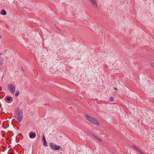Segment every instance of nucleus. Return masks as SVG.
Masks as SVG:
<instances>
[{
	"label": "nucleus",
	"mask_w": 154,
	"mask_h": 154,
	"mask_svg": "<svg viewBox=\"0 0 154 154\" xmlns=\"http://www.w3.org/2000/svg\"><path fill=\"white\" fill-rule=\"evenodd\" d=\"M50 147L52 149L54 150H59L62 149L60 146L55 144L53 143H50Z\"/></svg>",
	"instance_id": "f257e3e1"
},
{
	"label": "nucleus",
	"mask_w": 154,
	"mask_h": 154,
	"mask_svg": "<svg viewBox=\"0 0 154 154\" xmlns=\"http://www.w3.org/2000/svg\"><path fill=\"white\" fill-rule=\"evenodd\" d=\"M8 89L13 94L15 90L14 86L12 84H10L8 85Z\"/></svg>",
	"instance_id": "f03ea898"
},
{
	"label": "nucleus",
	"mask_w": 154,
	"mask_h": 154,
	"mask_svg": "<svg viewBox=\"0 0 154 154\" xmlns=\"http://www.w3.org/2000/svg\"><path fill=\"white\" fill-rule=\"evenodd\" d=\"M15 116H23L22 111L18 108L15 109Z\"/></svg>",
	"instance_id": "7ed1b4c3"
},
{
	"label": "nucleus",
	"mask_w": 154,
	"mask_h": 154,
	"mask_svg": "<svg viewBox=\"0 0 154 154\" xmlns=\"http://www.w3.org/2000/svg\"><path fill=\"white\" fill-rule=\"evenodd\" d=\"M91 122L94 124L96 125L97 126L100 125L99 122L96 119L93 118Z\"/></svg>",
	"instance_id": "20e7f679"
},
{
	"label": "nucleus",
	"mask_w": 154,
	"mask_h": 154,
	"mask_svg": "<svg viewBox=\"0 0 154 154\" xmlns=\"http://www.w3.org/2000/svg\"><path fill=\"white\" fill-rule=\"evenodd\" d=\"M15 117L16 119V121L19 122L21 121L23 119V116H15Z\"/></svg>",
	"instance_id": "39448f33"
},
{
	"label": "nucleus",
	"mask_w": 154,
	"mask_h": 154,
	"mask_svg": "<svg viewBox=\"0 0 154 154\" xmlns=\"http://www.w3.org/2000/svg\"><path fill=\"white\" fill-rule=\"evenodd\" d=\"M36 136V134L35 133L31 132L30 134L29 135V137L30 138H34Z\"/></svg>",
	"instance_id": "423d86ee"
},
{
	"label": "nucleus",
	"mask_w": 154,
	"mask_h": 154,
	"mask_svg": "<svg viewBox=\"0 0 154 154\" xmlns=\"http://www.w3.org/2000/svg\"><path fill=\"white\" fill-rule=\"evenodd\" d=\"M1 14L3 15H5L6 14V12L5 10H2L1 11Z\"/></svg>",
	"instance_id": "0eeeda50"
},
{
	"label": "nucleus",
	"mask_w": 154,
	"mask_h": 154,
	"mask_svg": "<svg viewBox=\"0 0 154 154\" xmlns=\"http://www.w3.org/2000/svg\"><path fill=\"white\" fill-rule=\"evenodd\" d=\"M91 1L92 4L94 6H95L96 7H97V4L95 0H91Z\"/></svg>",
	"instance_id": "6e6552de"
},
{
	"label": "nucleus",
	"mask_w": 154,
	"mask_h": 154,
	"mask_svg": "<svg viewBox=\"0 0 154 154\" xmlns=\"http://www.w3.org/2000/svg\"><path fill=\"white\" fill-rule=\"evenodd\" d=\"M86 119L91 122L92 119L93 117H91V116H85Z\"/></svg>",
	"instance_id": "1a4fd4ad"
},
{
	"label": "nucleus",
	"mask_w": 154,
	"mask_h": 154,
	"mask_svg": "<svg viewBox=\"0 0 154 154\" xmlns=\"http://www.w3.org/2000/svg\"><path fill=\"white\" fill-rule=\"evenodd\" d=\"M5 98H6L7 100L8 101H10L12 97L11 96L7 95L6 96Z\"/></svg>",
	"instance_id": "9d476101"
},
{
	"label": "nucleus",
	"mask_w": 154,
	"mask_h": 154,
	"mask_svg": "<svg viewBox=\"0 0 154 154\" xmlns=\"http://www.w3.org/2000/svg\"><path fill=\"white\" fill-rule=\"evenodd\" d=\"M20 94V91H16V93L15 94V97H17Z\"/></svg>",
	"instance_id": "9b49d317"
},
{
	"label": "nucleus",
	"mask_w": 154,
	"mask_h": 154,
	"mask_svg": "<svg viewBox=\"0 0 154 154\" xmlns=\"http://www.w3.org/2000/svg\"><path fill=\"white\" fill-rule=\"evenodd\" d=\"M89 133L90 134L93 136L94 137L95 136V135L94 132L90 131L89 132Z\"/></svg>",
	"instance_id": "f8f14e48"
},
{
	"label": "nucleus",
	"mask_w": 154,
	"mask_h": 154,
	"mask_svg": "<svg viewBox=\"0 0 154 154\" xmlns=\"http://www.w3.org/2000/svg\"><path fill=\"white\" fill-rule=\"evenodd\" d=\"M43 145L44 146H45V147H47L48 146V145H47V143L46 142V141H43Z\"/></svg>",
	"instance_id": "ddd939ff"
},
{
	"label": "nucleus",
	"mask_w": 154,
	"mask_h": 154,
	"mask_svg": "<svg viewBox=\"0 0 154 154\" xmlns=\"http://www.w3.org/2000/svg\"><path fill=\"white\" fill-rule=\"evenodd\" d=\"M3 60L2 57H0V65H2L3 63Z\"/></svg>",
	"instance_id": "4468645a"
},
{
	"label": "nucleus",
	"mask_w": 154,
	"mask_h": 154,
	"mask_svg": "<svg viewBox=\"0 0 154 154\" xmlns=\"http://www.w3.org/2000/svg\"><path fill=\"white\" fill-rule=\"evenodd\" d=\"M137 151L139 152V153L140 154H144V153L140 150L139 149H138Z\"/></svg>",
	"instance_id": "2eb2a0df"
},
{
	"label": "nucleus",
	"mask_w": 154,
	"mask_h": 154,
	"mask_svg": "<svg viewBox=\"0 0 154 154\" xmlns=\"http://www.w3.org/2000/svg\"><path fill=\"white\" fill-rule=\"evenodd\" d=\"M94 137L96 139H98V140L102 141V140L99 137H98L97 136L95 135Z\"/></svg>",
	"instance_id": "dca6fc26"
},
{
	"label": "nucleus",
	"mask_w": 154,
	"mask_h": 154,
	"mask_svg": "<svg viewBox=\"0 0 154 154\" xmlns=\"http://www.w3.org/2000/svg\"><path fill=\"white\" fill-rule=\"evenodd\" d=\"M42 140H43V141H46L45 137L44 134L43 135V136L42 137Z\"/></svg>",
	"instance_id": "f3484780"
},
{
	"label": "nucleus",
	"mask_w": 154,
	"mask_h": 154,
	"mask_svg": "<svg viewBox=\"0 0 154 154\" xmlns=\"http://www.w3.org/2000/svg\"><path fill=\"white\" fill-rule=\"evenodd\" d=\"M150 66L153 68H154V63H152L150 64Z\"/></svg>",
	"instance_id": "a211bd4d"
},
{
	"label": "nucleus",
	"mask_w": 154,
	"mask_h": 154,
	"mask_svg": "<svg viewBox=\"0 0 154 154\" xmlns=\"http://www.w3.org/2000/svg\"><path fill=\"white\" fill-rule=\"evenodd\" d=\"M114 99L113 97H110V100L111 101H113L114 100Z\"/></svg>",
	"instance_id": "6ab92c4d"
},
{
	"label": "nucleus",
	"mask_w": 154,
	"mask_h": 154,
	"mask_svg": "<svg viewBox=\"0 0 154 154\" xmlns=\"http://www.w3.org/2000/svg\"><path fill=\"white\" fill-rule=\"evenodd\" d=\"M133 146L135 149H136L137 150V151L138 150V149H139V148H138L137 147H136V146Z\"/></svg>",
	"instance_id": "aec40b11"
},
{
	"label": "nucleus",
	"mask_w": 154,
	"mask_h": 154,
	"mask_svg": "<svg viewBox=\"0 0 154 154\" xmlns=\"http://www.w3.org/2000/svg\"><path fill=\"white\" fill-rule=\"evenodd\" d=\"M21 69L23 71H24V70L22 67H21Z\"/></svg>",
	"instance_id": "412c9836"
},
{
	"label": "nucleus",
	"mask_w": 154,
	"mask_h": 154,
	"mask_svg": "<svg viewBox=\"0 0 154 154\" xmlns=\"http://www.w3.org/2000/svg\"><path fill=\"white\" fill-rule=\"evenodd\" d=\"M10 154H14V152L13 151H11L10 152Z\"/></svg>",
	"instance_id": "4be33fe9"
},
{
	"label": "nucleus",
	"mask_w": 154,
	"mask_h": 154,
	"mask_svg": "<svg viewBox=\"0 0 154 154\" xmlns=\"http://www.w3.org/2000/svg\"><path fill=\"white\" fill-rule=\"evenodd\" d=\"M114 89L116 90H117V88L116 87L114 88Z\"/></svg>",
	"instance_id": "5701e85b"
},
{
	"label": "nucleus",
	"mask_w": 154,
	"mask_h": 154,
	"mask_svg": "<svg viewBox=\"0 0 154 154\" xmlns=\"http://www.w3.org/2000/svg\"><path fill=\"white\" fill-rule=\"evenodd\" d=\"M2 36L1 35H0V39H2Z\"/></svg>",
	"instance_id": "b1692460"
},
{
	"label": "nucleus",
	"mask_w": 154,
	"mask_h": 154,
	"mask_svg": "<svg viewBox=\"0 0 154 154\" xmlns=\"http://www.w3.org/2000/svg\"><path fill=\"white\" fill-rule=\"evenodd\" d=\"M85 116H88V114H85Z\"/></svg>",
	"instance_id": "393cba45"
},
{
	"label": "nucleus",
	"mask_w": 154,
	"mask_h": 154,
	"mask_svg": "<svg viewBox=\"0 0 154 154\" xmlns=\"http://www.w3.org/2000/svg\"><path fill=\"white\" fill-rule=\"evenodd\" d=\"M2 53H0V56L2 55Z\"/></svg>",
	"instance_id": "a878e982"
},
{
	"label": "nucleus",
	"mask_w": 154,
	"mask_h": 154,
	"mask_svg": "<svg viewBox=\"0 0 154 154\" xmlns=\"http://www.w3.org/2000/svg\"><path fill=\"white\" fill-rule=\"evenodd\" d=\"M1 116H0V117H1Z\"/></svg>",
	"instance_id": "bb28decb"
}]
</instances>
